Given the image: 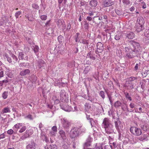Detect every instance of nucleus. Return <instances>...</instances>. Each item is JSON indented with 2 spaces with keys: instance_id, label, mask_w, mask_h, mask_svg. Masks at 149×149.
<instances>
[{
  "instance_id": "412c9836",
  "label": "nucleus",
  "mask_w": 149,
  "mask_h": 149,
  "mask_svg": "<svg viewBox=\"0 0 149 149\" xmlns=\"http://www.w3.org/2000/svg\"><path fill=\"white\" fill-rule=\"evenodd\" d=\"M41 137L43 140H45L47 141V137L45 135V133L44 132V130L41 131Z\"/></svg>"
},
{
  "instance_id": "20e7f679",
  "label": "nucleus",
  "mask_w": 149,
  "mask_h": 149,
  "mask_svg": "<svg viewBox=\"0 0 149 149\" xmlns=\"http://www.w3.org/2000/svg\"><path fill=\"white\" fill-rule=\"evenodd\" d=\"M11 58L9 57L8 55L5 54H4L5 57L7 59V61L10 63H11L12 65L16 63L18 60V58L14 54H11Z\"/></svg>"
},
{
  "instance_id": "09e8293b",
  "label": "nucleus",
  "mask_w": 149,
  "mask_h": 149,
  "mask_svg": "<svg viewBox=\"0 0 149 149\" xmlns=\"http://www.w3.org/2000/svg\"><path fill=\"white\" fill-rule=\"evenodd\" d=\"M81 43L84 44L88 45L89 44V42L88 40L83 39L82 40Z\"/></svg>"
},
{
  "instance_id": "3c124183",
  "label": "nucleus",
  "mask_w": 149,
  "mask_h": 149,
  "mask_svg": "<svg viewBox=\"0 0 149 149\" xmlns=\"http://www.w3.org/2000/svg\"><path fill=\"white\" fill-rule=\"evenodd\" d=\"M32 7L33 8L36 9L38 10L39 9V6L36 4H33L32 5Z\"/></svg>"
},
{
  "instance_id": "6e6552de",
  "label": "nucleus",
  "mask_w": 149,
  "mask_h": 149,
  "mask_svg": "<svg viewBox=\"0 0 149 149\" xmlns=\"http://www.w3.org/2000/svg\"><path fill=\"white\" fill-rule=\"evenodd\" d=\"M98 38H101L102 41L104 42H106L107 41H109L111 38V35L110 33L108 35L107 33H101V35L98 36Z\"/></svg>"
},
{
  "instance_id": "69168bd1",
  "label": "nucleus",
  "mask_w": 149,
  "mask_h": 149,
  "mask_svg": "<svg viewBox=\"0 0 149 149\" xmlns=\"http://www.w3.org/2000/svg\"><path fill=\"white\" fill-rule=\"evenodd\" d=\"M52 130L54 132H56L57 131V128L56 126H54L52 128Z\"/></svg>"
},
{
  "instance_id": "e2e57ef3",
  "label": "nucleus",
  "mask_w": 149,
  "mask_h": 149,
  "mask_svg": "<svg viewBox=\"0 0 149 149\" xmlns=\"http://www.w3.org/2000/svg\"><path fill=\"white\" fill-rule=\"evenodd\" d=\"M13 132L14 131L12 129L9 130L7 131V133L9 134H12Z\"/></svg>"
},
{
  "instance_id": "f704fd0d",
  "label": "nucleus",
  "mask_w": 149,
  "mask_h": 149,
  "mask_svg": "<svg viewBox=\"0 0 149 149\" xmlns=\"http://www.w3.org/2000/svg\"><path fill=\"white\" fill-rule=\"evenodd\" d=\"M121 36V34L120 33L115 35L114 39L116 40H118L120 39Z\"/></svg>"
},
{
  "instance_id": "7ed1b4c3",
  "label": "nucleus",
  "mask_w": 149,
  "mask_h": 149,
  "mask_svg": "<svg viewBox=\"0 0 149 149\" xmlns=\"http://www.w3.org/2000/svg\"><path fill=\"white\" fill-rule=\"evenodd\" d=\"M80 134L79 129L77 127L72 128L70 132V136L72 139H74L78 137Z\"/></svg>"
},
{
  "instance_id": "a18cd8bd",
  "label": "nucleus",
  "mask_w": 149,
  "mask_h": 149,
  "mask_svg": "<svg viewBox=\"0 0 149 149\" xmlns=\"http://www.w3.org/2000/svg\"><path fill=\"white\" fill-rule=\"evenodd\" d=\"M124 94H125V97L126 98L130 100V101L132 100V99L131 97L129 95V93H125Z\"/></svg>"
},
{
  "instance_id": "5701e85b",
  "label": "nucleus",
  "mask_w": 149,
  "mask_h": 149,
  "mask_svg": "<svg viewBox=\"0 0 149 149\" xmlns=\"http://www.w3.org/2000/svg\"><path fill=\"white\" fill-rule=\"evenodd\" d=\"M137 21L139 22V25H142L144 23V21L142 17H139L137 19Z\"/></svg>"
},
{
  "instance_id": "f03ea898",
  "label": "nucleus",
  "mask_w": 149,
  "mask_h": 149,
  "mask_svg": "<svg viewBox=\"0 0 149 149\" xmlns=\"http://www.w3.org/2000/svg\"><path fill=\"white\" fill-rule=\"evenodd\" d=\"M102 125V127L105 129V132L107 133L110 134L113 132L114 126L108 118H105L104 119Z\"/></svg>"
},
{
  "instance_id": "a878e982",
  "label": "nucleus",
  "mask_w": 149,
  "mask_h": 149,
  "mask_svg": "<svg viewBox=\"0 0 149 149\" xmlns=\"http://www.w3.org/2000/svg\"><path fill=\"white\" fill-rule=\"evenodd\" d=\"M1 19L2 21H3L5 23H7L8 22V19L6 15H2Z\"/></svg>"
},
{
  "instance_id": "0eeeda50",
  "label": "nucleus",
  "mask_w": 149,
  "mask_h": 149,
  "mask_svg": "<svg viewBox=\"0 0 149 149\" xmlns=\"http://www.w3.org/2000/svg\"><path fill=\"white\" fill-rule=\"evenodd\" d=\"M130 131L134 135L136 136H140L142 134V132L140 128L135 127H131Z\"/></svg>"
},
{
  "instance_id": "774afa93",
  "label": "nucleus",
  "mask_w": 149,
  "mask_h": 149,
  "mask_svg": "<svg viewBox=\"0 0 149 149\" xmlns=\"http://www.w3.org/2000/svg\"><path fill=\"white\" fill-rule=\"evenodd\" d=\"M148 74L147 73V70H146L145 72H143L142 75L143 76L145 77L147 76Z\"/></svg>"
},
{
  "instance_id": "2eb2a0df",
  "label": "nucleus",
  "mask_w": 149,
  "mask_h": 149,
  "mask_svg": "<svg viewBox=\"0 0 149 149\" xmlns=\"http://www.w3.org/2000/svg\"><path fill=\"white\" fill-rule=\"evenodd\" d=\"M61 99L62 100H65L66 99V93L64 90H61L60 93Z\"/></svg>"
},
{
  "instance_id": "a211bd4d",
  "label": "nucleus",
  "mask_w": 149,
  "mask_h": 149,
  "mask_svg": "<svg viewBox=\"0 0 149 149\" xmlns=\"http://www.w3.org/2000/svg\"><path fill=\"white\" fill-rule=\"evenodd\" d=\"M146 81L145 79H143L140 82V84L141 86V88L143 90H144L146 86Z\"/></svg>"
},
{
  "instance_id": "4be33fe9",
  "label": "nucleus",
  "mask_w": 149,
  "mask_h": 149,
  "mask_svg": "<svg viewBox=\"0 0 149 149\" xmlns=\"http://www.w3.org/2000/svg\"><path fill=\"white\" fill-rule=\"evenodd\" d=\"M134 36L135 34L132 32H128L127 34V37L130 39H133Z\"/></svg>"
},
{
  "instance_id": "c03bdc74",
  "label": "nucleus",
  "mask_w": 149,
  "mask_h": 149,
  "mask_svg": "<svg viewBox=\"0 0 149 149\" xmlns=\"http://www.w3.org/2000/svg\"><path fill=\"white\" fill-rule=\"evenodd\" d=\"M8 92L5 91L2 94V97L4 99H6L7 98L8 96Z\"/></svg>"
},
{
  "instance_id": "bb28decb",
  "label": "nucleus",
  "mask_w": 149,
  "mask_h": 149,
  "mask_svg": "<svg viewBox=\"0 0 149 149\" xmlns=\"http://www.w3.org/2000/svg\"><path fill=\"white\" fill-rule=\"evenodd\" d=\"M45 64V61L43 60H40L38 61V66L39 68L44 67Z\"/></svg>"
},
{
  "instance_id": "de8ad7c7",
  "label": "nucleus",
  "mask_w": 149,
  "mask_h": 149,
  "mask_svg": "<svg viewBox=\"0 0 149 149\" xmlns=\"http://www.w3.org/2000/svg\"><path fill=\"white\" fill-rule=\"evenodd\" d=\"M22 14V12L21 11H19L15 13V16L16 18L18 17L19 15H20Z\"/></svg>"
},
{
  "instance_id": "37998d69",
  "label": "nucleus",
  "mask_w": 149,
  "mask_h": 149,
  "mask_svg": "<svg viewBox=\"0 0 149 149\" xmlns=\"http://www.w3.org/2000/svg\"><path fill=\"white\" fill-rule=\"evenodd\" d=\"M137 79V77H131L128 79V81H132Z\"/></svg>"
},
{
  "instance_id": "473e14b6",
  "label": "nucleus",
  "mask_w": 149,
  "mask_h": 149,
  "mask_svg": "<svg viewBox=\"0 0 149 149\" xmlns=\"http://www.w3.org/2000/svg\"><path fill=\"white\" fill-rule=\"evenodd\" d=\"M10 111L9 108L8 107H5L2 110L1 112L2 113L4 114V113H7Z\"/></svg>"
},
{
  "instance_id": "338daca9",
  "label": "nucleus",
  "mask_w": 149,
  "mask_h": 149,
  "mask_svg": "<svg viewBox=\"0 0 149 149\" xmlns=\"http://www.w3.org/2000/svg\"><path fill=\"white\" fill-rule=\"evenodd\" d=\"M115 12L118 15H120L122 14L121 12L118 10H116Z\"/></svg>"
},
{
  "instance_id": "c756f323",
  "label": "nucleus",
  "mask_w": 149,
  "mask_h": 149,
  "mask_svg": "<svg viewBox=\"0 0 149 149\" xmlns=\"http://www.w3.org/2000/svg\"><path fill=\"white\" fill-rule=\"evenodd\" d=\"M32 48L35 53H37L39 51V47L38 46L36 45H34V46H33Z\"/></svg>"
},
{
  "instance_id": "5fc2aeb1",
  "label": "nucleus",
  "mask_w": 149,
  "mask_h": 149,
  "mask_svg": "<svg viewBox=\"0 0 149 149\" xmlns=\"http://www.w3.org/2000/svg\"><path fill=\"white\" fill-rule=\"evenodd\" d=\"M8 82V81L7 80H3V81H0V86H2L3 84V83H7Z\"/></svg>"
},
{
  "instance_id": "c9c22d12",
  "label": "nucleus",
  "mask_w": 149,
  "mask_h": 149,
  "mask_svg": "<svg viewBox=\"0 0 149 149\" xmlns=\"http://www.w3.org/2000/svg\"><path fill=\"white\" fill-rule=\"evenodd\" d=\"M78 127V128L79 129V132H80V134L85 132L86 129L84 127Z\"/></svg>"
},
{
  "instance_id": "0e129e2a",
  "label": "nucleus",
  "mask_w": 149,
  "mask_h": 149,
  "mask_svg": "<svg viewBox=\"0 0 149 149\" xmlns=\"http://www.w3.org/2000/svg\"><path fill=\"white\" fill-rule=\"evenodd\" d=\"M43 125L41 123H40L39 125V127L41 131V130H45L44 129L43 130L42 129V128L43 127Z\"/></svg>"
},
{
  "instance_id": "9d476101",
  "label": "nucleus",
  "mask_w": 149,
  "mask_h": 149,
  "mask_svg": "<svg viewBox=\"0 0 149 149\" xmlns=\"http://www.w3.org/2000/svg\"><path fill=\"white\" fill-rule=\"evenodd\" d=\"M114 4L112 0H103L102 3L103 7L104 8L111 6Z\"/></svg>"
},
{
  "instance_id": "b1692460",
  "label": "nucleus",
  "mask_w": 149,
  "mask_h": 149,
  "mask_svg": "<svg viewBox=\"0 0 149 149\" xmlns=\"http://www.w3.org/2000/svg\"><path fill=\"white\" fill-rule=\"evenodd\" d=\"M148 134L143 133L142 135L140 137L139 140L141 141H143L144 140H145L147 138Z\"/></svg>"
},
{
  "instance_id": "c85d7f7f",
  "label": "nucleus",
  "mask_w": 149,
  "mask_h": 149,
  "mask_svg": "<svg viewBox=\"0 0 149 149\" xmlns=\"http://www.w3.org/2000/svg\"><path fill=\"white\" fill-rule=\"evenodd\" d=\"M25 17L28 19V20L30 21H32L34 20V18L32 15H30L27 14L25 16Z\"/></svg>"
},
{
  "instance_id": "e433bc0d",
  "label": "nucleus",
  "mask_w": 149,
  "mask_h": 149,
  "mask_svg": "<svg viewBox=\"0 0 149 149\" xmlns=\"http://www.w3.org/2000/svg\"><path fill=\"white\" fill-rule=\"evenodd\" d=\"M143 29V25H139L137 27L136 31L137 32H139L141 31Z\"/></svg>"
},
{
  "instance_id": "ea45409f",
  "label": "nucleus",
  "mask_w": 149,
  "mask_h": 149,
  "mask_svg": "<svg viewBox=\"0 0 149 149\" xmlns=\"http://www.w3.org/2000/svg\"><path fill=\"white\" fill-rule=\"evenodd\" d=\"M26 126H22V127H21V128L20 129V130H19V133H22L26 130Z\"/></svg>"
},
{
  "instance_id": "13d9d810",
  "label": "nucleus",
  "mask_w": 149,
  "mask_h": 149,
  "mask_svg": "<svg viewBox=\"0 0 149 149\" xmlns=\"http://www.w3.org/2000/svg\"><path fill=\"white\" fill-rule=\"evenodd\" d=\"M128 86L131 89H132L134 88V85L132 83H129Z\"/></svg>"
},
{
  "instance_id": "ddd939ff",
  "label": "nucleus",
  "mask_w": 149,
  "mask_h": 149,
  "mask_svg": "<svg viewBox=\"0 0 149 149\" xmlns=\"http://www.w3.org/2000/svg\"><path fill=\"white\" fill-rule=\"evenodd\" d=\"M93 141L92 138L89 136L86 140V142L84 143V146L88 147L91 145V143Z\"/></svg>"
},
{
  "instance_id": "1a4fd4ad",
  "label": "nucleus",
  "mask_w": 149,
  "mask_h": 149,
  "mask_svg": "<svg viewBox=\"0 0 149 149\" xmlns=\"http://www.w3.org/2000/svg\"><path fill=\"white\" fill-rule=\"evenodd\" d=\"M18 58L19 60H27L28 59V57L27 54L24 52H20L18 54Z\"/></svg>"
},
{
  "instance_id": "bf43d9fd",
  "label": "nucleus",
  "mask_w": 149,
  "mask_h": 149,
  "mask_svg": "<svg viewBox=\"0 0 149 149\" xmlns=\"http://www.w3.org/2000/svg\"><path fill=\"white\" fill-rule=\"evenodd\" d=\"M123 2L126 4H129L130 3V1L129 0H123Z\"/></svg>"
},
{
  "instance_id": "cd10ccee",
  "label": "nucleus",
  "mask_w": 149,
  "mask_h": 149,
  "mask_svg": "<svg viewBox=\"0 0 149 149\" xmlns=\"http://www.w3.org/2000/svg\"><path fill=\"white\" fill-rule=\"evenodd\" d=\"M95 18H97L99 20H103V19H106L107 18V17L106 15H102L101 16V17H94L93 18V19H95Z\"/></svg>"
},
{
  "instance_id": "9b49d317",
  "label": "nucleus",
  "mask_w": 149,
  "mask_h": 149,
  "mask_svg": "<svg viewBox=\"0 0 149 149\" xmlns=\"http://www.w3.org/2000/svg\"><path fill=\"white\" fill-rule=\"evenodd\" d=\"M97 49L96 53L97 54L98 53H101L103 50L104 47L103 45L101 42H98L97 45Z\"/></svg>"
},
{
  "instance_id": "7c9ffc66",
  "label": "nucleus",
  "mask_w": 149,
  "mask_h": 149,
  "mask_svg": "<svg viewBox=\"0 0 149 149\" xmlns=\"http://www.w3.org/2000/svg\"><path fill=\"white\" fill-rule=\"evenodd\" d=\"M22 123H18L15 125L13 127V128L14 129V128H16L17 129H20L21 128V127H22Z\"/></svg>"
},
{
  "instance_id": "864d4df0",
  "label": "nucleus",
  "mask_w": 149,
  "mask_h": 149,
  "mask_svg": "<svg viewBox=\"0 0 149 149\" xmlns=\"http://www.w3.org/2000/svg\"><path fill=\"white\" fill-rule=\"evenodd\" d=\"M93 120L92 118L91 119H90L89 120V122L91 125L92 127H94V123H93Z\"/></svg>"
},
{
  "instance_id": "a19ab883",
  "label": "nucleus",
  "mask_w": 149,
  "mask_h": 149,
  "mask_svg": "<svg viewBox=\"0 0 149 149\" xmlns=\"http://www.w3.org/2000/svg\"><path fill=\"white\" fill-rule=\"evenodd\" d=\"M145 36L147 38L149 37V30L146 29L144 32Z\"/></svg>"
},
{
  "instance_id": "f257e3e1",
  "label": "nucleus",
  "mask_w": 149,
  "mask_h": 149,
  "mask_svg": "<svg viewBox=\"0 0 149 149\" xmlns=\"http://www.w3.org/2000/svg\"><path fill=\"white\" fill-rule=\"evenodd\" d=\"M130 43L131 46L125 47V50L126 56L129 58H132L137 56L141 47L139 43L133 40L131 41Z\"/></svg>"
},
{
  "instance_id": "680f3d73",
  "label": "nucleus",
  "mask_w": 149,
  "mask_h": 149,
  "mask_svg": "<svg viewBox=\"0 0 149 149\" xmlns=\"http://www.w3.org/2000/svg\"><path fill=\"white\" fill-rule=\"evenodd\" d=\"M57 24L59 26H60L62 24V21L61 20H59L57 22Z\"/></svg>"
},
{
  "instance_id": "72a5a7b5",
  "label": "nucleus",
  "mask_w": 149,
  "mask_h": 149,
  "mask_svg": "<svg viewBox=\"0 0 149 149\" xmlns=\"http://www.w3.org/2000/svg\"><path fill=\"white\" fill-rule=\"evenodd\" d=\"M63 148L64 149H70V145L69 144L66 143L62 146Z\"/></svg>"
},
{
  "instance_id": "f8f14e48",
  "label": "nucleus",
  "mask_w": 149,
  "mask_h": 149,
  "mask_svg": "<svg viewBox=\"0 0 149 149\" xmlns=\"http://www.w3.org/2000/svg\"><path fill=\"white\" fill-rule=\"evenodd\" d=\"M36 144L32 140L31 143L27 145L26 146V149H35Z\"/></svg>"
},
{
  "instance_id": "58836bf2",
  "label": "nucleus",
  "mask_w": 149,
  "mask_h": 149,
  "mask_svg": "<svg viewBox=\"0 0 149 149\" xmlns=\"http://www.w3.org/2000/svg\"><path fill=\"white\" fill-rule=\"evenodd\" d=\"M80 33H76V34L75 35V41L76 42H78L80 41L79 38L78 37Z\"/></svg>"
},
{
  "instance_id": "39448f33",
  "label": "nucleus",
  "mask_w": 149,
  "mask_h": 149,
  "mask_svg": "<svg viewBox=\"0 0 149 149\" xmlns=\"http://www.w3.org/2000/svg\"><path fill=\"white\" fill-rule=\"evenodd\" d=\"M114 123L116 129L119 134H121L123 130V124L119 120L118 118L117 121H114Z\"/></svg>"
},
{
  "instance_id": "8fccbe9b",
  "label": "nucleus",
  "mask_w": 149,
  "mask_h": 149,
  "mask_svg": "<svg viewBox=\"0 0 149 149\" xmlns=\"http://www.w3.org/2000/svg\"><path fill=\"white\" fill-rule=\"evenodd\" d=\"M147 126L146 125H144L141 126V129L144 131H146L147 130Z\"/></svg>"
},
{
  "instance_id": "6ab92c4d",
  "label": "nucleus",
  "mask_w": 149,
  "mask_h": 149,
  "mask_svg": "<svg viewBox=\"0 0 149 149\" xmlns=\"http://www.w3.org/2000/svg\"><path fill=\"white\" fill-rule=\"evenodd\" d=\"M85 68L84 71V73L86 74L91 69V67L90 65L85 66Z\"/></svg>"
},
{
  "instance_id": "4d7b16f0",
  "label": "nucleus",
  "mask_w": 149,
  "mask_h": 149,
  "mask_svg": "<svg viewBox=\"0 0 149 149\" xmlns=\"http://www.w3.org/2000/svg\"><path fill=\"white\" fill-rule=\"evenodd\" d=\"M104 149H112V145H106L104 147Z\"/></svg>"
},
{
  "instance_id": "4468645a",
  "label": "nucleus",
  "mask_w": 149,
  "mask_h": 149,
  "mask_svg": "<svg viewBox=\"0 0 149 149\" xmlns=\"http://www.w3.org/2000/svg\"><path fill=\"white\" fill-rule=\"evenodd\" d=\"M95 53L94 52V50H91L87 54V56L88 58H89L90 59L93 60H95V57L94 56Z\"/></svg>"
},
{
  "instance_id": "423d86ee",
  "label": "nucleus",
  "mask_w": 149,
  "mask_h": 149,
  "mask_svg": "<svg viewBox=\"0 0 149 149\" xmlns=\"http://www.w3.org/2000/svg\"><path fill=\"white\" fill-rule=\"evenodd\" d=\"M62 126L64 129L68 130L71 126V122L66 118H64L61 119Z\"/></svg>"
},
{
  "instance_id": "603ef678",
  "label": "nucleus",
  "mask_w": 149,
  "mask_h": 149,
  "mask_svg": "<svg viewBox=\"0 0 149 149\" xmlns=\"http://www.w3.org/2000/svg\"><path fill=\"white\" fill-rule=\"evenodd\" d=\"M40 18L42 20H45L47 19V16L46 15H42L40 16Z\"/></svg>"
},
{
  "instance_id": "393cba45",
  "label": "nucleus",
  "mask_w": 149,
  "mask_h": 149,
  "mask_svg": "<svg viewBox=\"0 0 149 149\" xmlns=\"http://www.w3.org/2000/svg\"><path fill=\"white\" fill-rule=\"evenodd\" d=\"M121 102L120 101L118 100L115 102L114 106L115 108H117L121 106Z\"/></svg>"
},
{
  "instance_id": "6e6d98bb",
  "label": "nucleus",
  "mask_w": 149,
  "mask_h": 149,
  "mask_svg": "<svg viewBox=\"0 0 149 149\" xmlns=\"http://www.w3.org/2000/svg\"><path fill=\"white\" fill-rule=\"evenodd\" d=\"M87 58H86V59L85 61V63L86 64L89 65H90L91 64V61H89V60H88Z\"/></svg>"
},
{
  "instance_id": "052dcab7",
  "label": "nucleus",
  "mask_w": 149,
  "mask_h": 149,
  "mask_svg": "<svg viewBox=\"0 0 149 149\" xmlns=\"http://www.w3.org/2000/svg\"><path fill=\"white\" fill-rule=\"evenodd\" d=\"M88 100L91 101L92 102H94V99L92 98L91 97L88 95Z\"/></svg>"
},
{
  "instance_id": "2f4dec72",
  "label": "nucleus",
  "mask_w": 149,
  "mask_h": 149,
  "mask_svg": "<svg viewBox=\"0 0 149 149\" xmlns=\"http://www.w3.org/2000/svg\"><path fill=\"white\" fill-rule=\"evenodd\" d=\"M58 40L59 43H61L64 41V38L63 36L60 35L58 37Z\"/></svg>"
},
{
  "instance_id": "49530a36",
  "label": "nucleus",
  "mask_w": 149,
  "mask_h": 149,
  "mask_svg": "<svg viewBox=\"0 0 149 149\" xmlns=\"http://www.w3.org/2000/svg\"><path fill=\"white\" fill-rule=\"evenodd\" d=\"M25 118H27L29 119L30 120H33V117L32 115L30 114H29L26 116L25 117Z\"/></svg>"
},
{
  "instance_id": "4c0bfd02",
  "label": "nucleus",
  "mask_w": 149,
  "mask_h": 149,
  "mask_svg": "<svg viewBox=\"0 0 149 149\" xmlns=\"http://www.w3.org/2000/svg\"><path fill=\"white\" fill-rule=\"evenodd\" d=\"M100 95L102 97L103 99L105 98V93L103 91H100L99 93Z\"/></svg>"
},
{
  "instance_id": "dca6fc26",
  "label": "nucleus",
  "mask_w": 149,
  "mask_h": 149,
  "mask_svg": "<svg viewBox=\"0 0 149 149\" xmlns=\"http://www.w3.org/2000/svg\"><path fill=\"white\" fill-rule=\"evenodd\" d=\"M59 133L63 141H65L66 139V137L65 132L63 130H60Z\"/></svg>"
},
{
  "instance_id": "f3484780",
  "label": "nucleus",
  "mask_w": 149,
  "mask_h": 149,
  "mask_svg": "<svg viewBox=\"0 0 149 149\" xmlns=\"http://www.w3.org/2000/svg\"><path fill=\"white\" fill-rule=\"evenodd\" d=\"M30 72V71L28 69H26L21 71L20 73V75L22 76H25L29 74Z\"/></svg>"
},
{
  "instance_id": "aec40b11",
  "label": "nucleus",
  "mask_w": 149,
  "mask_h": 149,
  "mask_svg": "<svg viewBox=\"0 0 149 149\" xmlns=\"http://www.w3.org/2000/svg\"><path fill=\"white\" fill-rule=\"evenodd\" d=\"M98 4V2L96 0H92L89 3V5L92 7H95Z\"/></svg>"
},
{
  "instance_id": "79ce46f5",
  "label": "nucleus",
  "mask_w": 149,
  "mask_h": 149,
  "mask_svg": "<svg viewBox=\"0 0 149 149\" xmlns=\"http://www.w3.org/2000/svg\"><path fill=\"white\" fill-rule=\"evenodd\" d=\"M48 146V147L50 148V149H57V146L56 145L53 144Z\"/></svg>"
}]
</instances>
